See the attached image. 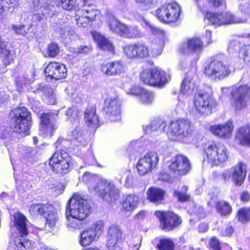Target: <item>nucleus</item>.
<instances>
[{
    "label": "nucleus",
    "mask_w": 250,
    "mask_h": 250,
    "mask_svg": "<svg viewBox=\"0 0 250 250\" xmlns=\"http://www.w3.org/2000/svg\"><path fill=\"white\" fill-rule=\"evenodd\" d=\"M82 179L87 185L90 191L95 192L104 200L111 202L118 198L119 191L112 182L100 180L88 172L84 173Z\"/></svg>",
    "instance_id": "nucleus-1"
},
{
    "label": "nucleus",
    "mask_w": 250,
    "mask_h": 250,
    "mask_svg": "<svg viewBox=\"0 0 250 250\" xmlns=\"http://www.w3.org/2000/svg\"><path fill=\"white\" fill-rule=\"evenodd\" d=\"M90 209L91 207L85 196L76 193L69 199L66 210H68L70 215L86 218L90 213Z\"/></svg>",
    "instance_id": "nucleus-2"
},
{
    "label": "nucleus",
    "mask_w": 250,
    "mask_h": 250,
    "mask_svg": "<svg viewBox=\"0 0 250 250\" xmlns=\"http://www.w3.org/2000/svg\"><path fill=\"white\" fill-rule=\"evenodd\" d=\"M208 163L212 166H218L228 159L229 152L225 146L222 144L209 145L205 150Z\"/></svg>",
    "instance_id": "nucleus-3"
},
{
    "label": "nucleus",
    "mask_w": 250,
    "mask_h": 250,
    "mask_svg": "<svg viewBox=\"0 0 250 250\" xmlns=\"http://www.w3.org/2000/svg\"><path fill=\"white\" fill-rule=\"evenodd\" d=\"M170 134L175 140H181L190 136L193 131V127L188 120L180 119L171 122L169 125Z\"/></svg>",
    "instance_id": "nucleus-4"
},
{
    "label": "nucleus",
    "mask_w": 250,
    "mask_h": 250,
    "mask_svg": "<svg viewBox=\"0 0 250 250\" xmlns=\"http://www.w3.org/2000/svg\"><path fill=\"white\" fill-rule=\"evenodd\" d=\"M140 77L145 83L159 87L164 86L168 80L166 72L158 68L144 70L140 74Z\"/></svg>",
    "instance_id": "nucleus-5"
},
{
    "label": "nucleus",
    "mask_w": 250,
    "mask_h": 250,
    "mask_svg": "<svg viewBox=\"0 0 250 250\" xmlns=\"http://www.w3.org/2000/svg\"><path fill=\"white\" fill-rule=\"evenodd\" d=\"M14 113V131L20 133L28 134L31 125L30 113L23 107L13 110Z\"/></svg>",
    "instance_id": "nucleus-6"
},
{
    "label": "nucleus",
    "mask_w": 250,
    "mask_h": 250,
    "mask_svg": "<svg viewBox=\"0 0 250 250\" xmlns=\"http://www.w3.org/2000/svg\"><path fill=\"white\" fill-rule=\"evenodd\" d=\"M194 105L201 115H208L216 105V101L207 93L197 92L194 97Z\"/></svg>",
    "instance_id": "nucleus-7"
},
{
    "label": "nucleus",
    "mask_w": 250,
    "mask_h": 250,
    "mask_svg": "<svg viewBox=\"0 0 250 250\" xmlns=\"http://www.w3.org/2000/svg\"><path fill=\"white\" fill-rule=\"evenodd\" d=\"M70 158L68 154L62 150L56 151L49 159V166L56 173H66L68 171Z\"/></svg>",
    "instance_id": "nucleus-8"
},
{
    "label": "nucleus",
    "mask_w": 250,
    "mask_h": 250,
    "mask_svg": "<svg viewBox=\"0 0 250 250\" xmlns=\"http://www.w3.org/2000/svg\"><path fill=\"white\" fill-rule=\"evenodd\" d=\"M230 72L229 66L224 64L218 57L214 58L204 69V73L206 75L219 80L228 76Z\"/></svg>",
    "instance_id": "nucleus-9"
},
{
    "label": "nucleus",
    "mask_w": 250,
    "mask_h": 250,
    "mask_svg": "<svg viewBox=\"0 0 250 250\" xmlns=\"http://www.w3.org/2000/svg\"><path fill=\"white\" fill-rule=\"evenodd\" d=\"M155 214L160 220V227L165 231L173 229L182 222L179 216L171 211H156Z\"/></svg>",
    "instance_id": "nucleus-10"
},
{
    "label": "nucleus",
    "mask_w": 250,
    "mask_h": 250,
    "mask_svg": "<svg viewBox=\"0 0 250 250\" xmlns=\"http://www.w3.org/2000/svg\"><path fill=\"white\" fill-rule=\"evenodd\" d=\"M205 18L212 24L217 26L227 25L232 23H244L246 20L235 17L230 12L225 14L207 12Z\"/></svg>",
    "instance_id": "nucleus-11"
},
{
    "label": "nucleus",
    "mask_w": 250,
    "mask_h": 250,
    "mask_svg": "<svg viewBox=\"0 0 250 250\" xmlns=\"http://www.w3.org/2000/svg\"><path fill=\"white\" fill-rule=\"evenodd\" d=\"M233 105L237 110H241L246 106L250 98V87L241 85L235 87L231 92Z\"/></svg>",
    "instance_id": "nucleus-12"
},
{
    "label": "nucleus",
    "mask_w": 250,
    "mask_h": 250,
    "mask_svg": "<svg viewBox=\"0 0 250 250\" xmlns=\"http://www.w3.org/2000/svg\"><path fill=\"white\" fill-rule=\"evenodd\" d=\"M159 161L158 156L155 152H149L140 159L137 164V169L140 175H144L154 169Z\"/></svg>",
    "instance_id": "nucleus-13"
},
{
    "label": "nucleus",
    "mask_w": 250,
    "mask_h": 250,
    "mask_svg": "<svg viewBox=\"0 0 250 250\" xmlns=\"http://www.w3.org/2000/svg\"><path fill=\"white\" fill-rule=\"evenodd\" d=\"M40 132L44 137H50L57 128L55 118L52 114L43 113L40 116Z\"/></svg>",
    "instance_id": "nucleus-14"
},
{
    "label": "nucleus",
    "mask_w": 250,
    "mask_h": 250,
    "mask_svg": "<svg viewBox=\"0 0 250 250\" xmlns=\"http://www.w3.org/2000/svg\"><path fill=\"white\" fill-rule=\"evenodd\" d=\"M44 73L46 77L50 80H58L66 77L67 69L65 66L58 62H51L45 67Z\"/></svg>",
    "instance_id": "nucleus-15"
},
{
    "label": "nucleus",
    "mask_w": 250,
    "mask_h": 250,
    "mask_svg": "<svg viewBox=\"0 0 250 250\" xmlns=\"http://www.w3.org/2000/svg\"><path fill=\"white\" fill-rule=\"evenodd\" d=\"M122 232L121 229L115 225L108 229L107 234L106 246L111 250H120L122 244Z\"/></svg>",
    "instance_id": "nucleus-16"
},
{
    "label": "nucleus",
    "mask_w": 250,
    "mask_h": 250,
    "mask_svg": "<svg viewBox=\"0 0 250 250\" xmlns=\"http://www.w3.org/2000/svg\"><path fill=\"white\" fill-rule=\"evenodd\" d=\"M121 103L117 97L107 98L104 104V110L109 116L111 122H116L120 120Z\"/></svg>",
    "instance_id": "nucleus-17"
},
{
    "label": "nucleus",
    "mask_w": 250,
    "mask_h": 250,
    "mask_svg": "<svg viewBox=\"0 0 250 250\" xmlns=\"http://www.w3.org/2000/svg\"><path fill=\"white\" fill-rule=\"evenodd\" d=\"M169 169L178 175L186 174L190 169L188 159L182 155H176L169 166Z\"/></svg>",
    "instance_id": "nucleus-18"
},
{
    "label": "nucleus",
    "mask_w": 250,
    "mask_h": 250,
    "mask_svg": "<svg viewBox=\"0 0 250 250\" xmlns=\"http://www.w3.org/2000/svg\"><path fill=\"white\" fill-rule=\"evenodd\" d=\"M231 179L236 186H241L243 183L247 174V166L240 162L231 168Z\"/></svg>",
    "instance_id": "nucleus-19"
},
{
    "label": "nucleus",
    "mask_w": 250,
    "mask_h": 250,
    "mask_svg": "<svg viewBox=\"0 0 250 250\" xmlns=\"http://www.w3.org/2000/svg\"><path fill=\"white\" fill-rule=\"evenodd\" d=\"M0 57L5 65H9L14 62V55L10 50V46L8 42L0 36Z\"/></svg>",
    "instance_id": "nucleus-20"
},
{
    "label": "nucleus",
    "mask_w": 250,
    "mask_h": 250,
    "mask_svg": "<svg viewBox=\"0 0 250 250\" xmlns=\"http://www.w3.org/2000/svg\"><path fill=\"white\" fill-rule=\"evenodd\" d=\"M233 129L232 123L230 122L225 124L212 125L210 127V131L214 135L223 138L230 137Z\"/></svg>",
    "instance_id": "nucleus-21"
},
{
    "label": "nucleus",
    "mask_w": 250,
    "mask_h": 250,
    "mask_svg": "<svg viewBox=\"0 0 250 250\" xmlns=\"http://www.w3.org/2000/svg\"><path fill=\"white\" fill-rule=\"evenodd\" d=\"M203 43L198 38L189 39L187 43L183 44L180 51L184 54L188 55L192 52L201 51L203 48Z\"/></svg>",
    "instance_id": "nucleus-22"
},
{
    "label": "nucleus",
    "mask_w": 250,
    "mask_h": 250,
    "mask_svg": "<svg viewBox=\"0 0 250 250\" xmlns=\"http://www.w3.org/2000/svg\"><path fill=\"white\" fill-rule=\"evenodd\" d=\"M102 71L107 76L120 75L124 72L123 65L119 62H113L101 65Z\"/></svg>",
    "instance_id": "nucleus-23"
},
{
    "label": "nucleus",
    "mask_w": 250,
    "mask_h": 250,
    "mask_svg": "<svg viewBox=\"0 0 250 250\" xmlns=\"http://www.w3.org/2000/svg\"><path fill=\"white\" fill-rule=\"evenodd\" d=\"M14 226L19 231L21 237L28 234V230L26 227L27 219L26 217L20 212L14 213L13 215Z\"/></svg>",
    "instance_id": "nucleus-24"
},
{
    "label": "nucleus",
    "mask_w": 250,
    "mask_h": 250,
    "mask_svg": "<svg viewBox=\"0 0 250 250\" xmlns=\"http://www.w3.org/2000/svg\"><path fill=\"white\" fill-rule=\"evenodd\" d=\"M109 26L111 30L122 37H126L128 27L121 23L113 16L109 17Z\"/></svg>",
    "instance_id": "nucleus-25"
},
{
    "label": "nucleus",
    "mask_w": 250,
    "mask_h": 250,
    "mask_svg": "<svg viewBox=\"0 0 250 250\" xmlns=\"http://www.w3.org/2000/svg\"><path fill=\"white\" fill-rule=\"evenodd\" d=\"M84 118L88 126L93 127H98L99 121L96 115L95 107L91 106L86 108L84 112Z\"/></svg>",
    "instance_id": "nucleus-26"
},
{
    "label": "nucleus",
    "mask_w": 250,
    "mask_h": 250,
    "mask_svg": "<svg viewBox=\"0 0 250 250\" xmlns=\"http://www.w3.org/2000/svg\"><path fill=\"white\" fill-rule=\"evenodd\" d=\"M93 37L101 49L113 52L114 49L113 45L108 39L99 33H94Z\"/></svg>",
    "instance_id": "nucleus-27"
},
{
    "label": "nucleus",
    "mask_w": 250,
    "mask_h": 250,
    "mask_svg": "<svg viewBox=\"0 0 250 250\" xmlns=\"http://www.w3.org/2000/svg\"><path fill=\"white\" fill-rule=\"evenodd\" d=\"M167 125L166 122L161 119H155L152 121L149 125L146 126L144 128V132L146 134H150L153 132L157 131L162 132L165 131Z\"/></svg>",
    "instance_id": "nucleus-28"
},
{
    "label": "nucleus",
    "mask_w": 250,
    "mask_h": 250,
    "mask_svg": "<svg viewBox=\"0 0 250 250\" xmlns=\"http://www.w3.org/2000/svg\"><path fill=\"white\" fill-rule=\"evenodd\" d=\"M65 216L67 220L66 226L71 229H80L83 227V221L85 218H80L77 216L70 215L68 210H66Z\"/></svg>",
    "instance_id": "nucleus-29"
},
{
    "label": "nucleus",
    "mask_w": 250,
    "mask_h": 250,
    "mask_svg": "<svg viewBox=\"0 0 250 250\" xmlns=\"http://www.w3.org/2000/svg\"><path fill=\"white\" fill-rule=\"evenodd\" d=\"M165 194L164 190L156 188H151L147 192L148 199L155 203L161 202L164 199Z\"/></svg>",
    "instance_id": "nucleus-30"
},
{
    "label": "nucleus",
    "mask_w": 250,
    "mask_h": 250,
    "mask_svg": "<svg viewBox=\"0 0 250 250\" xmlns=\"http://www.w3.org/2000/svg\"><path fill=\"white\" fill-rule=\"evenodd\" d=\"M236 138L242 145H250V126L240 127L236 134Z\"/></svg>",
    "instance_id": "nucleus-31"
},
{
    "label": "nucleus",
    "mask_w": 250,
    "mask_h": 250,
    "mask_svg": "<svg viewBox=\"0 0 250 250\" xmlns=\"http://www.w3.org/2000/svg\"><path fill=\"white\" fill-rule=\"evenodd\" d=\"M52 4L56 7H61L67 11L76 10L78 8V3L77 0H56ZM58 13L56 10V14Z\"/></svg>",
    "instance_id": "nucleus-32"
},
{
    "label": "nucleus",
    "mask_w": 250,
    "mask_h": 250,
    "mask_svg": "<svg viewBox=\"0 0 250 250\" xmlns=\"http://www.w3.org/2000/svg\"><path fill=\"white\" fill-rule=\"evenodd\" d=\"M167 13L169 22H174L178 21L180 14L181 8L179 4L176 2H172L167 4Z\"/></svg>",
    "instance_id": "nucleus-33"
},
{
    "label": "nucleus",
    "mask_w": 250,
    "mask_h": 250,
    "mask_svg": "<svg viewBox=\"0 0 250 250\" xmlns=\"http://www.w3.org/2000/svg\"><path fill=\"white\" fill-rule=\"evenodd\" d=\"M53 209V207L50 205L42 204H33L30 206L29 213L32 216L41 215L43 216L47 210Z\"/></svg>",
    "instance_id": "nucleus-34"
},
{
    "label": "nucleus",
    "mask_w": 250,
    "mask_h": 250,
    "mask_svg": "<svg viewBox=\"0 0 250 250\" xmlns=\"http://www.w3.org/2000/svg\"><path fill=\"white\" fill-rule=\"evenodd\" d=\"M80 13H83L90 21H93L95 20L96 17L99 15L100 12L94 5H86L85 4L83 9L78 11V14L76 15V16H78Z\"/></svg>",
    "instance_id": "nucleus-35"
},
{
    "label": "nucleus",
    "mask_w": 250,
    "mask_h": 250,
    "mask_svg": "<svg viewBox=\"0 0 250 250\" xmlns=\"http://www.w3.org/2000/svg\"><path fill=\"white\" fill-rule=\"evenodd\" d=\"M96 236V232L92 229H85L81 234L80 243L83 246L89 245L93 242Z\"/></svg>",
    "instance_id": "nucleus-36"
},
{
    "label": "nucleus",
    "mask_w": 250,
    "mask_h": 250,
    "mask_svg": "<svg viewBox=\"0 0 250 250\" xmlns=\"http://www.w3.org/2000/svg\"><path fill=\"white\" fill-rule=\"evenodd\" d=\"M19 1L20 0H0V15L6 12H12Z\"/></svg>",
    "instance_id": "nucleus-37"
},
{
    "label": "nucleus",
    "mask_w": 250,
    "mask_h": 250,
    "mask_svg": "<svg viewBox=\"0 0 250 250\" xmlns=\"http://www.w3.org/2000/svg\"><path fill=\"white\" fill-rule=\"evenodd\" d=\"M43 217L45 219L46 225L48 226L51 229L55 227L57 222L59 220V217L57 213L54 211V208L50 210H47L44 214Z\"/></svg>",
    "instance_id": "nucleus-38"
},
{
    "label": "nucleus",
    "mask_w": 250,
    "mask_h": 250,
    "mask_svg": "<svg viewBox=\"0 0 250 250\" xmlns=\"http://www.w3.org/2000/svg\"><path fill=\"white\" fill-rule=\"evenodd\" d=\"M138 197L134 194H128L123 203V207L126 211L134 209L137 206Z\"/></svg>",
    "instance_id": "nucleus-39"
},
{
    "label": "nucleus",
    "mask_w": 250,
    "mask_h": 250,
    "mask_svg": "<svg viewBox=\"0 0 250 250\" xmlns=\"http://www.w3.org/2000/svg\"><path fill=\"white\" fill-rule=\"evenodd\" d=\"M14 249L15 250H29L32 246L30 240L17 238L14 241Z\"/></svg>",
    "instance_id": "nucleus-40"
},
{
    "label": "nucleus",
    "mask_w": 250,
    "mask_h": 250,
    "mask_svg": "<svg viewBox=\"0 0 250 250\" xmlns=\"http://www.w3.org/2000/svg\"><path fill=\"white\" fill-rule=\"evenodd\" d=\"M133 176L128 170L121 171L116 176V178L122 183V180L125 179V186H128L132 182Z\"/></svg>",
    "instance_id": "nucleus-41"
},
{
    "label": "nucleus",
    "mask_w": 250,
    "mask_h": 250,
    "mask_svg": "<svg viewBox=\"0 0 250 250\" xmlns=\"http://www.w3.org/2000/svg\"><path fill=\"white\" fill-rule=\"evenodd\" d=\"M156 247L159 250H174V243L170 238H163L159 240Z\"/></svg>",
    "instance_id": "nucleus-42"
},
{
    "label": "nucleus",
    "mask_w": 250,
    "mask_h": 250,
    "mask_svg": "<svg viewBox=\"0 0 250 250\" xmlns=\"http://www.w3.org/2000/svg\"><path fill=\"white\" fill-rule=\"evenodd\" d=\"M216 207L218 212L222 216L228 215L231 212V208L227 202L219 201L216 203Z\"/></svg>",
    "instance_id": "nucleus-43"
},
{
    "label": "nucleus",
    "mask_w": 250,
    "mask_h": 250,
    "mask_svg": "<svg viewBox=\"0 0 250 250\" xmlns=\"http://www.w3.org/2000/svg\"><path fill=\"white\" fill-rule=\"evenodd\" d=\"M66 115L67 117V118L70 120V122H74L76 125H79V117L80 116V112L77 108L73 107L69 108L66 112Z\"/></svg>",
    "instance_id": "nucleus-44"
},
{
    "label": "nucleus",
    "mask_w": 250,
    "mask_h": 250,
    "mask_svg": "<svg viewBox=\"0 0 250 250\" xmlns=\"http://www.w3.org/2000/svg\"><path fill=\"white\" fill-rule=\"evenodd\" d=\"M168 6L167 4L162 5L159 7L156 11V14L157 18L162 21L169 22L167 13Z\"/></svg>",
    "instance_id": "nucleus-45"
},
{
    "label": "nucleus",
    "mask_w": 250,
    "mask_h": 250,
    "mask_svg": "<svg viewBox=\"0 0 250 250\" xmlns=\"http://www.w3.org/2000/svg\"><path fill=\"white\" fill-rule=\"evenodd\" d=\"M68 20L64 18L62 20H58L55 23V25L56 27V30L60 32V33L64 35L66 33L68 34V29L69 28L67 25Z\"/></svg>",
    "instance_id": "nucleus-46"
},
{
    "label": "nucleus",
    "mask_w": 250,
    "mask_h": 250,
    "mask_svg": "<svg viewBox=\"0 0 250 250\" xmlns=\"http://www.w3.org/2000/svg\"><path fill=\"white\" fill-rule=\"evenodd\" d=\"M71 134L72 139L74 141H77L81 145H85V138L81 127L77 126L75 129L72 132Z\"/></svg>",
    "instance_id": "nucleus-47"
},
{
    "label": "nucleus",
    "mask_w": 250,
    "mask_h": 250,
    "mask_svg": "<svg viewBox=\"0 0 250 250\" xmlns=\"http://www.w3.org/2000/svg\"><path fill=\"white\" fill-rule=\"evenodd\" d=\"M136 51H137V57L144 58L148 56V49L143 43L136 44Z\"/></svg>",
    "instance_id": "nucleus-48"
},
{
    "label": "nucleus",
    "mask_w": 250,
    "mask_h": 250,
    "mask_svg": "<svg viewBox=\"0 0 250 250\" xmlns=\"http://www.w3.org/2000/svg\"><path fill=\"white\" fill-rule=\"evenodd\" d=\"M191 82V78L189 77V75L187 74L185 80L181 84V92L182 93H188L190 92V89L193 88L192 87Z\"/></svg>",
    "instance_id": "nucleus-49"
},
{
    "label": "nucleus",
    "mask_w": 250,
    "mask_h": 250,
    "mask_svg": "<svg viewBox=\"0 0 250 250\" xmlns=\"http://www.w3.org/2000/svg\"><path fill=\"white\" fill-rule=\"evenodd\" d=\"M238 220L242 222L246 223L250 220V209L243 208L239 210L237 213Z\"/></svg>",
    "instance_id": "nucleus-50"
},
{
    "label": "nucleus",
    "mask_w": 250,
    "mask_h": 250,
    "mask_svg": "<svg viewBox=\"0 0 250 250\" xmlns=\"http://www.w3.org/2000/svg\"><path fill=\"white\" fill-rule=\"evenodd\" d=\"M124 52L129 58L137 57V51H136V44L133 45H126L123 48Z\"/></svg>",
    "instance_id": "nucleus-51"
},
{
    "label": "nucleus",
    "mask_w": 250,
    "mask_h": 250,
    "mask_svg": "<svg viewBox=\"0 0 250 250\" xmlns=\"http://www.w3.org/2000/svg\"><path fill=\"white\" fill-rule=\"evenodd\" d=\"M188 187L184 186L183 187V191L175 190L174 195L178 198L179 201L181 202H186L189 200L190 196L186 193L188 190Z\"/></svg>",
    "instance_id": "nucleus-52"
},
{
    "label": "nucleus",
    "mask_w": 250,
    "mask_h": 250,
    "mask_svg": "<svg viewBox=\"0 0 250 250\" xmlns=\"http://www.w3.org/2000/svg\"><path fill=\"white\" fill-rule=\"evenodd\" d=\"M153 99L154 94L152 92L145 89L141 93V95L140 96V99L141 102L146 104H151L153 102Z\"/></svg>",
    "instance_id": "nucleus-53"
},
{
    "label": "nucleus",
    "mask_w": 250,
    "mask_h": 250,
    "mask_svg": "<svg viewBox=\"0 0 250 250\" xmlns=\"http://www.w3.org/2000/svg\"><path fill=\"white\" fill-rule=\"evenodd\" d=\"M143 36L142 33L137 26H132L128 28V31L125 38H138Z\"/></svg>",
    "instance_id": "nucleus-54"
},
{
    "label": "nucleus",
    "mask_w": 250,
    "mask_h": 250,
    "mask_svg": "<svg viewBox=\"0 0 250 250\" xmlns=\"http://www.w3.org/2000/svg\"><path fill=\"white\" fill-rule=\"evenodd\" d=\"M239 53L240 56L243 57V60L246 62H250V45L242 46L240 49Z\"/></svg>",
    "instance_id": "nucleus-55"
},
{
    "label": "nucleus",
    "mask_w": 250,
    "mask_h": 250,
    "mask_svg": "<svg viewBox=\"0 0 250 250\" xmlns=\"http://www.w3.org/2000/svg\"><path fill=\"white\" fill-rule=\"evenodd\" d=\"M42 92L44 96L50 101L49 102L50 104H55L56 103L55 97L53 94V90L48 85L44 86L42 88Z\"/></svg>",
    "instance_id": "nucleus-56"
},
{
    "label": "nucleus",
    "mask_w": 250,
    "mask_h": 250,
    "mask_svg": "<svg viewBox=\"0 0 250 250\" xmlns=\"http://www.w3.org/2000/svg\"><path fill=\"white\" fill-rule=\"evenodd\" d=\"M59 52V47L56 43H51L49 44L47 49V53L48 56L54 57L58 54Z\"/></svg>",
    "instance_id": "nucleus-57"
},
{
    "label": "nucleus",
    "mask_w": 250,
    "mask_h": 250,
    "mask_svg": "<svg viewBox=\"0 0 250 250\" xmlns=\"http://www.w3.org/2000/svg\"><path fill=\"white\" fill-rule=\"evenodd\" d=\"M104 227V222L102 220L97 221L93 224L90 229H92L95 232L96 235H100L103 231Z\"/></svg>",
    "instance_id": "nucleus-58"
},
{
    "label": "nucleus",
    "mask_w": 250,
    "mask_h": 250,
    "mask_svg": "<svg viewBox=\"0 0 250 250\" xmlns=\"http://www.w3.org/2000/svg\"><path fill=\"white\" fill-rule=\"evenodd\" d=\"M137 239V243L136 244L134 242H130L127 246L125 245L124 250H138L141 246V239L138 238Z\"/></svg>",
    "instance_id": "nucleus-59"
},
{
    "label": "nucleus",
    "mask_w": 250,
    "mask_h": 250,
    "mask_svg": "<svg viewBox=\"0 0 250 250\" xmlns=\"http://www.w3.org/2000/svg\"><path fill=\"white\" fill-rule=\"evenodd\" d=\"M71 51L73 53H77L80 54L88 53L91 51V48L89 46L86 45H80L76 48H71Z\"/></svg>",
    "instance_id": "nucleus-60"
},
{
    "label": "nucleus",
    "mask_w": 250,
    "mask_h": 250,
    "mask_svg": "<svg viewBox=\"0 0 250 250\" xmlns=\"http://www.w3.org/2000/svg\"><path fill=\"white\" fill-rule=\"evenodd\" d=\"M76 21L77 24L79 26L83 27H85L90 21L88 20L87 17L85 16L83 13H82V15L81 16H79V17L76 19Z\"/></svg>",
    "instance_id": "nucleus-61"
},
{
    "label": "nucleus",
    "mask_w": 250,
    "mask_h": 250,
    "mask_svg": "<svg viewBox=\"0 0 250 250\" xmlns=\"http://www.w3.org/2000/svg\"><path fill=\"white\" fill-rule=\"evenodd\" d=\"M144 89L141 88L138 86H132L128 91V93L134 95H141V93L144 91Z\"/></svg>",
    "instance_id": "nucleus-62"
},
{
    "label": "nucleus",
    "mask_w": 250,
    "mask_h": 250,
    "mask_svg": "<svg viewBox=\"0 0 250 250\" xmlns=\"http://www.w3.org/2000/svg\"><path fill=\"white\" fill-rule=\"evenodd\" d=\"M210 247L212 250H221L219 242L215 237L211 239Z\"/></svg>",
    "instance_id": "nucleus-63"
},
{
    "label": "nucleus",
    "mask_w": 250,
    "mask_h": 250,
    "mask_svg": "<svg viewBox=\"0 0 250 250\" xmlns=\"http://www.w3.org/2000/svg\"><path fill=\"white\" fill-rule=\"evenodd\" d=\"M220 176L224 182L227 183L231 178V172H230L229 169H226L221 173Z\"/></svg>",
    "instance_id": "nucleus-64"
}]
</instances>
